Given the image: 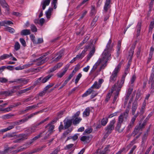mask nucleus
Here are the masks:
<instances>
[{"mask_svg":"<svg viewBox=\"0 0 154 154\" xmlns=\"http://www.w3.org/2000/svg\"><path fill=\"white\" fill-rule=\"evenodd\" d=\"M129 112V107H128L127 109L125 110V112L124 113H122L119 117L118 120L115 128V129L119 133H121L123 131L122 130H120V129L121 126V124L123 121H126L128 119Z\"/></svg>","mask_w":154,"mask_h":154,"instance_id":"nucleus-1","label":"nucleus"},{"mask_svg":"<svg viewBox=\"0 0 154 154\" xmlns=\"http://www.w3.org/2000/svg\"><path fill=\"white\" fill-rule=\"evenodd\" d=\"M73 119H65L63 121L64 126H63L62 122H61L60 125L58 128V129L60 132H61L63 130H66L69 128L72 125Z\"/></svg>","mask_w":154,"mask_h":154,"instance_id":"nucleus-2","label":"nucleus"},{"mask_svg":"<svg viewBox=\"0 0 154 154\" xmlns=\"http://www.w3.org/2000/svg\"><path fill=\"white\" fill-rule=\"evenodd\" d=\"M144 127V121L141 120L139 123L135 126L134 130L132 133V134L134 136L137 134L140 135Z\"/></svg>","mask_w":154,"mask_h":154,"instance_id":"nucleus-3","label":"nucleus"},{"mask_svg":"<svg viewBox=\"0 0 154 154\" xmlns=\"http://www.w3.org/2000/svg\"><path fill=\"white\" fill-rule=\"evenodd\" d=\"M121 65V63H120L112 72L109 78V81L110 82L114 83L116 80Z\"/></svg>","mask_w":154,"mask_h":154,"instance_id":"nucleus-4","label":"nucleus"},{"mask_svg":"<svg viewBox=\"0 0 154 154\" xmlns=\"http://www.w3.org/2000/svg\"><path fill=\"white\" fill-rule=\"evenodd\" d=\"M126 77V75H123L122 76V77L121 82L119 84H118V87L117 88V90L116 91V93L115 95L114 96L112 103H114L116 102L117 99L118 97L119 94V92L121 90V88H122V86H123V84L124 83L125 78ZM119 81H118L117 82V83L118 84Z\"/></svg>","mask_w":154,"mask_h":154,"instance_id":"nucleus-5","label":"nucleus"},{"mask_svg":"<svg viewBox=\"0 0 154 154\" xmlns=\"http://www.w3.org/2000/svg\"><path fill=\"white\" fill-rule=\"evenodd\" d=\"M116 122V120L114 119L110 121V123L106 128V134H110L112 131L114 129V124Z\"/></svg>","mask_w":154,"mask_h":154,"instance_id":"nucleus-6","label":"nucleus"},{"mask_svg":"<svg viewBox=\"0 0 154 154\" xmlns=\"http://www.w3.org/2000/svg\"><path fill=\"white\" fill-rule=\"evenodd\" d=\"M50 54L49 51H48L45 53L44 55L40 57L37 59V65L38 66L40 65L43 64L46 61H47L48 59L47 57L44 58V57Z\"/></svg>","mask_w":154,"mask_h":154,"instance_id":"nucleus-7","label":"nucleus"},{"mask_svg":"<svg viewBox=\"0 0 154 154\" xmlns=\"http://www.w3.org/2000/svg\"><path fill=\"white\" fill-rule=\"evenodd\" d=\"M111 52L104 50L103 53L102 58L100 59L102 61L107 62L111 58Z\"/></svg>","mask_w":154,"mask_h":154,"instance_id":"nucleus-8","label":"nucleus"},{"mask_svg":"<svg viewBox=\"0 0 154 154\" xmlns=\"http://www.w3.org/2000/svg\"><path fill=\"white\" fill-rule=\"evenodd\" d=\"M49 119V117H47L45 119H44L43 120L41 121L39 123H35L32 125L30 127V128L31 130L33 132H34L36 131L37 130H38V129L37 128H38V126L39 125L42 124L45 122L46 121L48 120Z\"/></svg>","mask_w":154,"mask_h":154,"instance_id":"nucleus-9","label":"nucleus"},{"mask_svg":"<svg viewBox=\"0 0 154 154\" xmlns=\"http://www.w3.org/2000/svg\"><path fill=\"white\" fill-rule=\"evenodd\" d=\"M27 135L23 133L16 135L18 139L14 141V143H20L27 139Z\"/></svg>","mask_w":154,"mask_h":154,"instance_id":"nucleus-10","label":"nucleus"},{"mask_svg":"<svg viewBox=\"0 0 154 154\" xmlns=\"http://www.w3.org/2000/svg\"><path fill=\"white\" fill-rule=\"evenodd\" d=\"M138 115L137 113L134 115V116L132 118L130 122L129 123L128 127L127 128V131H130L134 125V123L136 120V118L138 116Z\"/></svg>","mask_w":154,"mask_h":154,"instance_id":"nucleus-11","label":"nucleus"},{"mask_svg":"<svg viewBox=\"0 0 154 154\" xmlns=\"http://www.w3.org/2000/svg\"><path fill=\"white\" fill-rule=\"evenodd\" d=\"M91 44L90 45V46L92 47V50L90 51L89 53L87 56V61H88L91 57L93 55L95 51V46L92 43L93 41H91Z\"/></svg>","mask_w":154,"mask_h":154,"instance_id":"nucleus-12","label":"nucleus"},{"mask_svg":"<svg viewBox=\"0 0 154 154\" xmlns=\"http://www.w3.org/2000/svg\"><path fill=\"white\" fill-rule=\"evenodd\" d=\"M112 40L110 39L108 42L105 50L111 52L112 50L113 45L111 44Z\"/></svg>","mask_w":154,"mask_h":154,"instance_id":"nucleus-13","label":"nucleus"},{"mask_svg":"<svg viewBox=\"0 0 154 154\" xmlns=\"http://www.w3.org/2000/svg\"><path fill=\"white\" fill-rule=\"evenodd\" d=\"M16 92L14 90H11L10 91H2L0 92V95H4L6 96L11 95L13 94Z\"/></svg>","mask_w":154,"mask_h":154,"instance_id":"nucleus-14","label":"nucleus"},{"mask_svg":"<svg viewBox=\"0 0 154 154\" xmlns=\"http://www.w3.org/2000/svg\"><path fill=\"white\" fill-rule=\"evenodd\" d=\"M69 67V65H67L64 68V70L62 72H60L57 74L58 77L61 78L65 74Z\"/></svg>","mask_w":154,"mask_h":154,"instance_id":"nucleus-15","label":"nucleus"},{"mask_svg":"<svg viewBox=\"0 0 154 154\" xmlns=\"http://www.w3.org/2000/svg\"><path fill=\"white\" fill-rule=\"evenodd\" d=\"M116 87V85H114L111 88V92L108 93L107 94L105 101L106 102H107L109 100L110 97L111 96V94L113 93L114 91L115 90Z\"/></svg>","mask_w":154,"mask_h":154,"instance_id":"nucleus-16","label":"nucleus"},{"mask_svg":"<svg viewBox=\"0 0 154 154\" xmlns=\"http://www.w3.org/2000/svg\"><path fill=\"white\" fill-rule=\"evenodd\" d=\"M54 121L51 122L47 125L45 127L46 128H47L48 130V131L50 133H52L53 130L54 129V125L52 124V123Z\"/></svg>","mask_w":154,"mask_h":154,"instance_id":"nucleus-17","label":"nucleus"},{"mask_svg":"<svg viewBox=\"0 0 154 154\" xmlns=\"http://www.w3.org/2000/svg\"><path fill=\"white\" fill-rule=\"evenodd\" d=\"M137 101L135 100L133 103L132 106L131 108V112L132 115H134L135 112L137 109Z\"/></svg>","mask_w":154,"mask_h":154,"instance_id":"nucleus-18","label":"nucleus"},{"mask_svg":"<svg viewBox=\"0 0 154 154\" xmlns=\"http://www.w3.org/2000/svg\"><path fill=\"white\" fill-rule=\"evenodd\" d=\"M8 123L10 125L7 128L2 129L0 130V132L2 133L5 132L7 131H8L14 128V126L13 125H12V122H8Z\"/></svg>","mask_w":154,"mask_h":154,"instance_id":"nucleus-19","label":"nucleus"},{"mask_svg":"<svg viewBox=\"0 0 154 154\" xmlns=\"http://www.w3.org/2000/svg\"><path fill=\"white\" fill-rule=\"evenodd\" d=\"M53 75V74H51L48 75L45 77H42L41 80V83L44 84L47 82Z\"/></svg>","mask_w":154,"mask_h":154,"instance_id":"nucleus-20","label":"nucleus"},{"mask_svg":"<svg viewBox=\"0 0 154 154\" xmlns=\"http://www.w3.org/2000/svg\"><path fill=\"white\" fill-rule=\"evenodd\" d=\"M51 2V0H44L41 2V5H42V10H44L47 6H48Z\"/></svg>","mask_w":154,"mask_h":154,"instance_id":"nucleus-21","label":"nucleus"},{"mask_svg":"<svg viewBox=\"0 0 154 154\" xmlns=\"http://www.w3.org/2000/svg\"><path fill=\"white\" fill-rule=\"evenodd\" d=\"M72 130V129L70 128L68 129L66 131H65L61 137V139H63L65 138L68 135V134L70 133Z\"/></svg>","mask_w":154,"mask_h":154,"instance_id":"nucleus-22","label":"nucleus"},{"mask_svg":"<svg viewBox=\"0 0 154 154\" xmlns=\"http://www.w3.org/2000/svg\"><path fill=\"white\" fill-rule=\"evenodd\" d=\"M44 111V109H43L42 110L38 111L36 112H35L34 113H33L32 114H30L27 117H26V119H27V120L29 119H31L34 116L37 115L38 114L42 113Z\"/></svg>","mask_w":154,"mask_h":154,"instance_id":"nucleus-23","label":"nucleus"},{"mask_svg":"<svg viewBox=\"0 0 154 154\" xmlns=\"http://www.w3.org/2000/svg\"><path fill=\"white\" fill-rule=\"evenodd\" d=\"M44 131H43L42 132H41L40 133V134L34 137L33 139H32L31 141L29 142V143H28L26 144L28 146L30 145L35 140H37L38 138H39L41 137L42 136V134L43 133H44Z\"/></svg>","mask_w":154,"mask_h":154,"instance_id":"nucleus-24","label":"nucleus"},{"mask_svg":"<svg viewBox=\"0 0 154 154\" xmlns=\"http://www.w3.org/2000/svg\"><path fill=\"white\" fill-rule=\"evenodd\" d=\"M89 47L90 46H87L81 54H79L77 55L79 56L80 59L82 58L85 56L86 52Z\"/></svg>","mask_w":154,"mask_h":154,"instance_id":"nucleus-25","label":"nucleus"},{"mask_svg":"<svg viewBox=\"0 0 154 154\" xmlns=\"http://www.w3.org/2000/svg\"><path fill=\"white\" fill-rule=\"evenodd\" d=\"M53 11V8H49L48 10L45 12L46 17L47 18L49 19L51 17V13Z\"/></svg>","mask_w":154,"mask_h":154,"instance_id":"nucleus-26","label":"nucleus"},{"mask_svg":"<svg viewBox=\"0 0 154 154\" xmlns=\"http://www.w3.org/2000/svg\"><path fill=\"white\" fill-rule=\"evenodd\" d=\"M149 82L151 83L152 87L154 88V73L153 72H152L151 74Z\"/></svg>","mask_w":154,"mask_h":154,"instance_id":"nucleus-27","label":"nucleus"},{"mask_svg":"<svg viewBox=\"0 0 154 154\" xmlns=\"http://www.w3.org/2000/svg\"><path fill=\"white\" fill-rule=\"evenodd\" d=\"M101 86V85L100 84H98L97 81L95 82L94 84L90 88L91 89L92 91L93 90V89L94 88L99 89L100 88Z\"/></svg>","mask_w":154,"mask_h":154,"instance_id":"nucleus-28","label":"nucleus"},{"mask_svg":"<svg viewBox=\"0 0 154 154\" xmlns=\"http://www.w3.org/2000/svg\"><path fill=\"white\" fill-rule=\"evenodd\" d=\"M91 110L89 107L86 108L83 113V117H86L88 116L90 114Z\"/></svg>","mask_w":154,"mask_h":154,"instance_id":"nucleus-29","label":"nucleus"},{"mask_svg":"<svg viewBox=\"0 0 154 154\" xmlns=\"http://www.w3.org/2000/svg\"><path fill=\"white\" fill-rule=\"evenodd\" d=\"M89 136H83L81 138L80 140L84 142V143H86L89 142Z\"/></svg>","mask_w":154,"mask_h":154,"instance_id":"nucleus-30","label":"nucleus"},{"mask_svg":"<svg viewBox=\"0 0 154 154\" xmlns=\"http://www.w3.org/2000/svg\"><path fill=\"white\" fill-rule=\"evenodd\" d=\"M57 55H58V56L54 60V61H58L61 58L63 55V51H60L59 52L57 53Z\"/></svg>","mask_w":154,"mask_h":154,"instance_id":"nucleus-31","label":"nucleus"},{"mask_svg":"<svg viewBox=\"0 0 154 154\" xmlns=\"http://www.w3.org/2000/svg\"><path fill=\"white\" fill-rule=\"evenodd\" d=\"M30 34V30L28 29L23 30L20 33V34L23 35H26Z\"/></svg>","mask_w":154,"mask_h":154,"instance_id":"nucleus-32","label":"nucleus"},{"mask_svg":"<svg viewBox=\"0 0 154 154\" xmlns=\"http://www.w3.org/2000/svg\"><path fill=\"white\" fill-rule=\"evenodd\" d=\"M154 24V20L152 21H151L150 24L149 31H148V35H150L152 33V30L153 28V25Z\"/></svg>","mask_w":154,"mask_h":154,"instance_id":"nucleus-33","label":"nucleus"},{"mask_svg":"<svg viewBox=\"0 0 154 154\" xmlns=\"http://www.w3.org/2000/svg\"><path fill=\"white\" fill-rule=\"evenodd\" d=\"M137 36H138L140 35V32L141 28V22H138L137 26Z\"/></svg>","mask_w":154,"mask_h":154,"instance_id":"nucleus-34","label":"nucleus"},{"mask_svg":"<svg viewBox=\"0 0 154 154\" xmlns=\"http://www.w3.org/2000/svg\"><path fill=\"white\" fill-rule=\"evenodd\" d=\"M72 119H73L72 122H73V124L74 125L79 124L82 120L81 119L78 117H75L74 119L72 118Z\"/></svg>","mask_w":154,"mask_h":154,"instance_id":"nucleus-35","label":"nucleus"},{"mask_svg":"<svg viewBox=\"0 0 154 154\" xmlns=\"http://www.w3.org/2000/svg\"><path fill=\"white\" fill-rule=\"evenodd\" d=\"M121 41H119L117 47V57H119L120 53V49L121 47Z\"/></svg>","mask_w":154,"mask_h":154,"instance_id":"nucleus-36","label":"nucleus"},{"mask_svg":"<svg viewBox=\"0 0 154 154\" xmlns=\"http://www.w3.org/2000/svg\"><path fill=\"white\" fill-rule=\"evenodd\" d=\"M93 91H92L91 89L90 88H89L87 91H86L82 95V97H86L88 95H90L92 92Z\"/></svg>","mask_w":154,"mask_h":154,"instance_id":"nucleus-37","label":"nucleus"},{"mask_svg":"<svg viewBox=\"0 0 154 154\" xmlns=\"http://www.w3.org/2000/svg\"><path fill=\"white\" fill-rule=\"evenodd\" d=\"M0 4H1L3 8H7L9 6L5 0H0Z\"/></svg>","mask_w":154,"mask_h":154,"instance_id":"nucleus-38","label":"nucleus"},{"mask_svg":"<svg viewBox=\"0 0 154 154\" xmlns=\"http://www.w3.org/2000/svg\"><path fill=\"white\" fill-rule=\"evenodd\" d=\"M5 30L8 31L9 32L12 33H14L15 32V30L12 28L6 27L5 28Z\"/></svg>","mask_w":154,"mask_h":154,"instance_id":"nucleus-39","label":"nucleus"},{"mask_svg":"<svg viewBox=\"0 0 154 154\" xmlns=\"http://www.w3.org/2000/svg\"><path fill=\"white\" fill-rule=\"evenodd\" d=\"M19 81L20 82V83H21V82H26V81L25 79H23L21 78V79H16L14 81H11L10 82V83H13L14 82H19Z\"/></svg>","mask_w":154,"mask_h":154,"instance_id":"nucleus-40","label":"nucleus"},{"mask_svg":"<svg viewBox=\"0 0 154 154\" xmlns=\"http://www.w3.org/2000/svg\"><path fill=\"white\" fill-rule=\"evenodd\" d=\"M98 18V17L97 16L95 17L94 18L92 21L91 23V26L92 27H93L95 26V23L97 20Z\"/></svg>","mask_w":154,"mask_h":154,"instance_id":"nucleus-41","label":"nucleus"},{"mask_svg":"<svg viewBox=\"0 0 154 154\" xmlns=\"http://www.w3.org/2000/svg\"><path fill=\"white\" fill-rule=\"evenodd\" d=\"M31 110L30 107V106H28V107H27L26 108V109L25 110H22L20 112V114H23L24 113H25L26 112H28V111Z\"/></svg>","mask_w":154,"mask_h":154,"instance_id":"nucleus-42","label":"nucleus"},{"mask_svg":"<svg viewBox=\"0 0 154 154\" xmlns=\"http://www.w3.org/2000/svg\"><path fill=\"white\" fill-rule=\"evenodd\" d=\"M31 130L29 128L27 129L25 131L26 133H25V134L27 135V138L30 135V134L33 133Z\"/></svg>","mask_w":154,"mask_h":154,"instance_id":"nucleus-43","label":"nucleus"},{"mask_svg":"<svg viewBox=\"0 0 154 154\" xmlns=\"http://www.w3.org/2000/svg\"><path fill=\"white\" fill-rule=\"evenodd\" d=\"M14 48L16 51L19 50L20 48V45L18 42H16L14 45Z\"/></svg>","mask_w":154,"mask_h":154,"instance_id":"nucleus-44","label":"nucleus"},{"mask_svg":"<svg viewBox=\"0 0 154 154\" xmlns=\"http://www.w3.org/2000/svg\"><path fill=\"white\" fill-rule=\"evenodd\" d=\"M4 24V26L6 27L7 25H10L11 24H13V23L9 20H4L3 21Z\"/></svg>","mask_w":154,"mask_h":154,"instance_id":"nucleus-45","label":"nucleus"},{"mask_svg":"<svg viewBox=\"0 0 154 154\" xmlns=\"http://www.w3.org/2000/svg\"><path fill=\"white\" fill-rule=\"evenodd\" d=\"M60 151V147L59 146L57 147L50 154H57Z\"/></svg>","mask_w":154,"mask_h":154,"instance_id":"nucleus-46","label":"nucleus"},{"mask_svg":"<svg viewBox=\"0 0 154 154\" xmlns=\"http://www.w3.org/2000/svg\"><path fill=\"white\" fill-rule=\"evenodd\" d=\"M82 74H81V73H79L78 75H77L76 76V79H75V84H77L79 80L80 79V78L82 77Z\"/></svg>","mask_w":154,"mask_h":154,"instance_id":"nucleus-47","label":"nucleus"},{"mask_svg":"<svg viewBox=\"0 0 154 154\" xmlns=\"http://www.w3.org/2000/svg\"><path fill=\"white\" fill-rule=\"evenodd\" d=\"M30 28L32 31L33 32H35L37 31V28L33 24H32L31 25Z\"/></svg>","mask_w":154,"mask_h":154,"instance_id":"nucleus-48","label":"nucleus"},{"mask_svg":"<svg viewBox=\"0 0 154 154\" xmlns=\"http://www.w3.org/2000/svg\"><path fill=\"white\" fill-rule=\"evenodd\" d=\"M14 116V115L13 114H8L3 116L2 118L5 119H8Z\"/></svg>","mask_w":154,"mask_h":154,"instance_id":"nucleus-49","label":"nucleus"},{"mask_svg":"<svg viewBox=\"0 0 154 154\" xmlns=\"http://www.w3.org/2000/svg\"><path fill=\"white\" fill-rule=\"evenodd\" d=\"M98 60H100L101 61L100 63L102 64V65L100 67V69H103L105 68V67L107 65L106 63L107 62H105V61L104 62L103 61H102V60H101V59H99Z\"/></svg>","mask_w":154,"mask_h":154,"instance_id":"nucleus-50","label":"nucleus"},{"mask_svg":"<svg viewBox=\"0 0 154 154\" xmlns=\"http://www.w3.org/2000/svg\"><path fill=\"white\" fill-rule=\"evenodd\" d=\"M108 119L106 118H103L101 121V124L103 126H105L106 124L108 122Z\"/></svg>","mask_w":154,"mask_h":154,"instance_id":"nucleus-51","label":"nucleus"},{"mask_svg":"<svg viewBox=\"0 0 154 154\" xmlns=\"http://www.w3.org/2000/svg\"><path fill=\"white\" fill-rule=\"evenodd\" d=\"M54 85V83H51L50 84L48 85L44 88V91H46L48 90L53 86Z\"/></svg>","mask_w":154,"mask_h":154,"instance_id":"nucleus-52","label":"nucleus"},{"mask_svg":"<svg viewBox=\"0 0 154 154\" xmlns=\"http://www.w3.org/2000/svg\"><path fill=\"white\" fill-rule=\"evenodd\" d=\"M42 78V77H41L38 78L37 80H36L34 83V86H36V85H38L39 84L41 83V80Z\"/></svg>","mask_w":154,"mask_h":154,"instance_id":"nucleus-53","label":"nucleus"},{"mask_svg":"<svg viewBox=\"0 0 154 154\" xmlns=\"http://www.w3.org/2000/svg\"><path fill=\"white\" fill-rule=\"evenodd\" d=\"M154 51V48L152 47H151L150 48V51L149 54V57H148L152 58Z\"/></svg>","mask_w":154,"mask_h":154,"instance_id":"nucleus-54","label":"nucleus"},{"mask_svg":"<svg viewBox=\"0 0 154 154\" xmlns=\"http://www.w3.org/2000/svg\"><path fill=\"white\" fill-rule=\"evenodd\" d=\"M74 144H70L67 145L64 148V149L67 150L71 149L73 146Z\"/></svg>","mask_w":154,"mask_h":154,"instance_id":"nucleus-55","label":"nucleus"},{"mask_svg":"<svg viewBox=\"0 0 154 154\" xmlns=\"http://www.w3.org/2000/svg\"><path fill=\"white\" fill-rule=\"evenodd\" d=\"M9 57L8 54H5L0 57V59L1 60H3Z\"/></svg>","mask_w":154,"mask_h":154,"instance_id":"nucleus-56","label":"nucleus"},{"mask_svg":"<svg viewBox=\"0 0 154 154\" xmlns=\"http://www.w3.org/2000/svg\"><path fill=\"white\" fill-rule=\"evenodd\" d=\"M136 148V146L134 145V146H133V147L131 149V150H130L129 153L127 154H134V151Z\"/></svg>","mask_w":154,"mask_h":154,"instance_id":"nucleus-57","label":"nucleus"},{"mask_svg":"<svg viewBox=\"0 0 154 154\" xmlns=\"http://www.w3.org/2000/svg\"><path fill=\"white\" fill-rule=\"evenodd\" d=\"M101 60H98L97 62L95 63L93 66V68L95 69H96L97 66L100 65L101 63Z\"/></svg>","mask_w":154,"mask_h":154,"instance_id":"nucleus-58","label":"nucleus"},{"mask_svg":"<svg viewBox=\"0 0 154 154\" xmlns=\"http://www.w3.org/2000/svg\"><path fill=\"white\" fill-rule=\"evenodd\" d=\"M96 13V11L94 6H92L91 14L92 15L95 14Z\"/></svg>","mask_w":154,"mask_h":154,"instance_id":"nucleus-59","label":"nucleus"},{"mask_svg":"<svg viewBox=\"0 0 154 154\" xmlns=\"http://www.w3.org/2000/svg\"><path fill=\"white\" fill-rule=\"evenodd\" d=\"M43 42V39L42 38H39L38 39L37 41H35V44H39L42 43Z\"/></svg>","mask_w":154,"mask_h":154,"instance_id":"nucleus-60","label":"nucleus"},{"mask_svg":"<svg viewBox=\"0 0 154 154\" xmlns=\"http://www.w3.org/2000/svg\"><path fill=\"white\" fill-rule=\"evenodd\" d=\"M134 51L130 50L129 52V56L130 57V60H131L134 54Z\"/></svg>","mask_w":154,"mask_h":154,"instance_id":"nucleus-61","label":"nucleus"},{"mask_svg":"<svg viewBox=\"0 0 154 154\" xmlns=\"http://www.w3.org/2000/svg\"><path fill=\"white\" fill-rule=\"evenodd\" d=\"M18 120L20 125L22 123H24L28 121L26 117Z\"/></svg>","mask_w":154,"mask_h":154,"instance_id":"nucleus-62","label":"nucleus"},{"mask_svg":"<svg viewBox=\"0 0 154 154\" xmlns=\"http://www.w3.org/2000/svg\"><path fill=\"white\" fill-rule=\"evenodd\" d=\"M20 41L23 46L24 47L26 46V42L24 39L23 38H20Z\"/></svg>","mask_w":154,"mask_h":154,"instance_id":"nucleus-63","label":"nucleus"},{"mask_svg":"<svg viewBox=\"0 0 154 154\" xmlns=\"http://www.w3.org/2000/svg\"><path fill=\"white\" fill-rule=\"evenodd\" d=\"M32 97V96H29L28 98L24 99V100L23 101V102L26 103L31 100Z\"/></svg>","mask_w":154,"mask_h":154,"instance_id":"nucleus-64","label":"nucleus"}]
</instances>
